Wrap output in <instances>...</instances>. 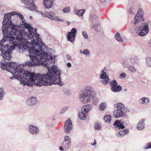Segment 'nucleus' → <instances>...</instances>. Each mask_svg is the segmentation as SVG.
Segmentation results:
<instances>
[{
    "mask_svg": "<svg viewBox=\"0 0 151 151\" xmlns=\"http://www.w3.org/2000/svg\"><path fill=\"white\" fill-rule=\"evenodd\" d=\"M24 62L21 66L22 72L24 71L26 75L28 76L27 77L26 75L23 73L22 75L19 73V76L20 79L15 78L14 75L13 77H10V78L12 80L13 78L17 79L21 83L25 85H27L28 86L32 85L31 83L37 86H48L52 84H58L60 86L63 85V83L61 81L60 71L58 68V67L55 65L52 66L50 69H48L47 73L45 74H40L39 73H35L30 71L24 70V68L26 66H28L25 65Z\"/></svg>",
    "mask_w": 151,
    "mask_h": 151,
    "instance_id": "obj_1",
    "label": "nucleus"
},
{
    "mask_svg": "<svg viewBox=\"0 0 151 151\" xmlns=\"http://www.w3.org/2000/svg\"><path fill=\"white\" fill-rule=\"evenodd\" d=\"M42 46L38 43H36L35 46L28 48L29 56L31 61H27L25 65L29 67L38 65H44L47 67L49 63H54L56 56H52L50 53L44 52L42 50Z\"/></svg>",
    "mask_w": 151,
    "mask_h": 151,
    "instance_id": "obj_2",
    "label": "nucleus"
},
{
    "mask_svg": "<svg viewBox=\"0 0 151 151\" xmlns=\"http://www.w3.org/2000/svg\"><path fill=\"white\" fill-rule=\"evenodd\" d=\"M3 35V37L0 42L1 55L4 60L12 62L11 58L12 50L15 49V46H19L21 43L17 41L12 35L7 34Z\"/></svg>",
    "mask_w": 151,
    "mask_h": 151,
    "instance_id": "obj_3",
    "label": "nucleus"
},
{
    "mask_svg": "<svg viewBox=\"0 0 151 151\" xmlns=\"http://www.w3.org/2000/svg\"><path fill=\"white\" fill-rule=\"evenodd\" d=\"M17 12H12L8 13L7 14H5L4 18L2 22L3 25L2 30L3 34L11 35L17 36V39L19 41L23 39L22 32L18 29L17 25H15L12 24L11 19V17L14 15H17Z\"/></svg>",
    "mask_w": 151,
    "mask_h": 151,
    "instance_id": "obj_4",
    "label": "nucleus"
},
{
    "mask_svg": "<svg viewBox=\"0 0 151 151\" xmlns=\"http://www.w3.org/2000/svg\"><path fill=\"white\" fill-rule=\"evenodd\" d=\"M17 28L21 31L23 34H25L23 37V39L22 41H19L17 39V37L16 36L15 40L20 43H23L27 40H32V42L33 45H35L36 43L35 40H39V35L37 33L36 29H34L30 24L29 23H27L25 20L22 21L20 22V24L18 25H17Z\"/></svg>",
    "mask_w": 151,
    "mask_h": 151,
    "instance_id": "obj_5",
    "label": "nucleus"
},
{
    "mask_svg": "<svg viewBox=\"0 0 151 151\" xmlns=\"http://www.w3.org/2000/svg\"><path fill=\"white\" fill-rule=\"evenodd\" d=\"M141 8L139 9L136 14L134 21H132L133 24L134 32L140 36H144L149 32L148 24L145 22L141 23L144 20Z\"/></svg>",
    "mask_w": 151,
    "mask_h": 151,
    "instance_id": "obj_6",
    "label": "nucleus"
},
{
    "mask_svg": "<svg viewBox=\"0 0 151 151\" xmlns=\"http://www.w3.org/2000/svg\"><path fill=\"white\" fill-rule=\"evenodd\" d=\"M4 61V63L1 62L0 63L1 64V67L2 69L5 70L11 73L12 74L14 75V76L15 78L20 79L21 81V79H20L19 75V73L21 75H22L23 73H24V74L26 75L24 73V72H22L20 70H22L21 66L22 64L17 65V64L14 62H8L6 61ZM27 77H28V75H26ZM21 80H22L21 79ZM22 81V80H21Z\"/></svg>",
    "mask_w": 151,
    "mask_h": 151,
    "instance_id": "obj_7",
    "label": "nucleus"
},
{
    "mask_svg": "<svg viewBox=\"0 0 151 151\" xmlns=\"http://www.w3.org/2000/svg\"><path fill=\"white\" fill-rule=\"evenodd\" d=\"M93 91V89L92 86H86L80 95L79 99L80 102L82 103L87 104L91 100L93 104L96 105L99 101V99L94 96Z\"/></svg>",
    "mask_w": 151,
    "mask_h": 151,
    "instance_id": "obj_8",
    "label": "nucleus"
},
{
    "mask_svg": "<svg viewBox=\"0 0 151 151\" xmlns=\"http://www.w3.org/2000/svg\"><path fill=\"white\" fill-rule=\"evenodd\" d=\"M21 1L22 3L26 5L27 7L26 8H27L29 9H30L31 11L34 10L38 13H40L42 15L45 17H47L51 20L52 18H53V15L54 14L53 12H45L43 13L42 12L38 11L37 8L34 4L35 0H21Z\"/></svg>",
    "mask_w": 151,
    "mask_h": 151,
    "instance_id": "obj_9",
    "label": "nucleus"
},
{
    "mask_svg": "<svg viewBox=\"0 0 151 151\" xmlns=\"http://www.w3.org/2000/svg\"><path fill=\"white\" fill-rule=\"evenodd\" d=\"M114 106L115 107L117 108V109L113 113V115L116 118L124 116L126 114V112L129 111L128 108L121 103L115 104Z\"/></svg>",
    "mask_w": 151,
    "mask_h": 151,
    "instance_id": "obj_10",
    "label": "nucleus"
},
{
    "mask_svg": "<svg viewBox=\"0 0 151 151\" xmlns=\"http://www.w3.org/2000/svg\"><path fill=\"white\" fill-rule=\"evenodd\" d=\"M111 90L114 92H118L121 91L122 88L120 85H117V82L115 80L112 81L110 82Z\"/></svg>",
    "mask_w": 151,
    "mask_h": 151,
    "instance_id": "obj_11",
    "label": "nucleus"
},
{
    "mask_svg": "<svg viewBox=\"0 0 151 151\" xmlns=\"http://www.w3.org/2000/svg\"><path fill=\"white\" fill-rule=\"evenodd\" d=\"M77 32V29L75 28H73L71 29L70 32H68L67 39L68 41L73 42L75 40Z\"/></svg>",
    "mask_w": 151,
    "mask_h": 151,
    "instance_id": "obj_12",
    "label": "nucleus"
},
{
    "mask_svg": "<svg viewBox=\"0 0 151 151\" xmlns=\"http://www.w3.org/2000/svg\"><path fill=\"white\" fill-rule=\"evenodd\" d=\"M72 128V125L71 120L68 119L65 122L64 125V131L67 134L69 133Z\"/></svg>",
    "mask_w": 151,
    "mask_h": 151,
    "instance_id": "obj_13",
    "label": "nucleus"
},
{
    "mask_svg": "<svg viewBox=\"0 0 151 151\" xmlns=\"http://www.w3.org/2000/svg\"><path fill=\"white\" fill-rule=\"evenodd\" d=\"M101 79H103L101 81V83L104 85H107L109 83V76L106 75V72H104L100 75Z\"/></svg>",
    "mask_w": 151,
    "mask_h": 151,
    "instance_id": "obj_14",
    "label": "nucleus"
},
{
    "mask_svg": "<svg viewBox=\"0 0 151 151\" xmlns=\"http://www.w3.org/2000/svg\"><path fill=\"white\" fill-rule=\"evenodd\" d=\"M28 129L30 132L33 135H36L38 133L39 128L36 126L29 125L28 126Z\"/></svg>",
    "mask_w": 151,
    "mask_h": 151,
    "instance_id": "obj_15",
    "label": "nucleus"
},
{
    "mask_svg": "<svg viewBox=\"0 0 151 151\" xmlns=\"http://www.w3.org/2000/svg\"><path fill=\"white\" fill-rule=\"evenodd\" d=\"M54 0H43V4L45 7L47 9L51 8L53 6Z\"/></svg>",
    "mask_w": 151,
    "mask_h": 151,
    "instance_id": "obj_16",
    "label": "nucleus"
},
{
    "mask_svg": "<svg viewBox=\"0 0 151 151\" xmlns=\"http://www.w3.org/2000/svg\"><path fill=\"white\" fill-rule=\"evenodd\" d=\"M26 104L29 106H33L35 105L37 103L36 98L34 97L29 98L26 101Z\"/></svg>",
    "mask_w": 151,
    "mask_h": 151,
    "instance_id": "obj_17",
    "label": "nucleus"
},
{
    "mask_svg": "<svg viewBox=\"0 0 151 151\" xmlns=\"http://www.w3.org/2000/svg\"><path fill=\"white\" fill-rule=\"evenodd\" d=\"M130 62L132 65H135L139 63V59L138 57L135 55L131 56L129 58Z\"/></svg>",
    "mask_w": 151,
    "mask_h": 151,
    "instance_id": "obj_18",
    "label": "nucleus"
},
{
    "mask_svg": "<svg viewBox=\"0 0 151 151\" xmlns=\"http://www.w3.org/2000/svg\"><path fill=\"white\" fill-rule=\"evenodd\" d=\"M145 118H143L140 119L138 124L137 129L139 130H142L145 128Z\"/></svg>",
    "mask_w": 151,
    "mask_h": 151,
    "instance_id": "obj_19",
    "label": "nucleus"
},
{
    "mask_svg": "<svg viewBox=\"0 0 151 151\" xmlns=\"http://www.w3.org/2000/svg\"><path fill=\"white\" fill-rule=\"evenodd\" d=\"M114 125L115 127L119 129H122L125 128L124 123L122 121L119 120H117L115 122L114 124Z\"/></svg>",
    "mask_w": 151,
    "mask_h": 151,
    "instance_id": "obj_20",
    "label": "nucleus"
},
{
    "mask_svg": "<svg viewBox=\"0 0 151 151\" xmlns=\"http://www.w3.org/2000/svg\"><path fill=\"white\" fill-rule=\"evenodd\" d=\"M129 130L128 129H126L124 130H120L116 133V135L118 137H123L124 135L129 132Z\"/></svg>",
    "mask_w": 151,
    "mask_h": 151,
    "instance_id": "obj_21",
    "label": "nucleus"
},
{
    "mask_svg": "<svg viewBox=\"0 0 151 151\" xmlns=\"http://www.w3.org/2000/svg\"><path fill=\"white\" fill-rule=\"evenodd\" d=\"M139 103L140 104H147L150 102L149 99L146 97H143L139 99Z\"/></svg>",
    "mask_w": 151,
    "mask_h": 151,
    "instance_id": "obj_22",
    "label": "nucleus"
},
{
    "mask_svg": "<svg viewBox=\"0 0 151 151\" xmlns=\"http://www.w3.org/2000/svg\"><path fill=\"white\" fill-rule=\"evenodd\" d=\"M93 107V106L91 104H87L83 106L82 108V111H84L86 113H87Z\"/></svg>",
    "mask_w": 151,
    "mask_h": 151,
    "instance_id": "obj_23",
    "label": "nucleus"
},
{
    "mask_svg": "<svg viewBox=\"0 0 151 151\" xmlns=\"http://www.w3.org/2000/svg\"><path fill=\"white\" fill-rule=\"evenodd\" d=\"M87 114V113L82 111L81 110V111L78 114V116L81 119L84 120L86 118Z\"/></svg>",
    "mask_w": 151,
    "mask_h": 151,
    "instance_id": "obj_24",
    "label": "nucleus"
},
{
    "mask_svg": "<svg viewBox=\"0 0 151 151\" xmlns=\"http://www.w3.org/2000/svg\"><path fill=\"white\" fill-rule=\"evenodd\" d=\"M86 10L85 9H80V10H76L74 9V12L75 13L79 16H81L83 15V14L85 12Z\"/></svg>",
    "mask_w": 151,
    "mask_h": 151,
    "instance_id": "obj_25",
    "label": "nucleus"
},
{
    "mask_svg": "<svg viewBox=\"0 0 151 151\" xmlns=\"http://www.w3.org/2000/svg\"><path fill=\"white\" fill-rule=\"evenodd\" d=\"M93 28L96 32H99L101 30V28L100 25L98 24H94L92 26Z\"/></svg>",
    "mask_w": 151,
    "mask_h": 151,
    "instance_id": "obj_26",
    "label": "nucleus"
},
{
    "mask_svg": "<svg viewBox=\"0 0 151 151\" xmlns=\"http://www.w3.org/2000/svg\"><path fill=\"white\" fill-rule=\"evenodd\" d=\"M71 142L63 141V147H65L66 149H69L71 146Z\"/></svg>",
    "mask_w": 151,
    "mask_h": 151,
    "instance_id": "obj_27",
    "label": "nucleus"
},
{
    "mask_svg": "<svg viewBox=\"0 0 151 151\" xmlns=\"http://www.w3.org/2000/svg\"><path fill=\"white\" fill-rule=\"evenodd\" d=\"M128 70L132 73H135L136 70L134 67L132 65H129L127 66Z\"/></svg>",
    "mask_w": 151,
    "mask_h": 151,
    "instance_id": "obj_28",
    "label": "nucleus"
},
{
    "mask_svg": "<svg viewBox=\"0 0 151 151\" xmlns=\"http://www.w3.org/2000/svg\"><path fill=\"white\" fill-rule=\"evenodd\" d=\"M79 52L81 54H82L86 56H88L90 54V52L89 50L88 49H85L83 51L82 50L79 51Z\"/></svg>",
    "mask_w": 151,
    "mask_h": 151,
    "instance_id": "obj_29",
    "label": "nucleus"
},
{
    "mask_svg": "<svg viewBox=\"0 0 151 151\" xmlns=\"http://www.w3.org/2000/svg\"><path fill=\"white\" fill-rule=\"evenodd\" d=\"M106 106V103L103 102L99 104V109L101 111H103Z\"/></svg>",
    "mask_w": 151,
    "mask_h": 151,
    "instance_id": "obj_30",
    "label": "nucleus"
},
{
    "mask_svg": "<svg viewBox=\"0 0 151 151\" xmlns=\"http://www.w3.org/2000/svg\"><path fill=\"white\" fill-rule=\"evenodd\" d=\"M98 19V17L95 14H91L89 17V19L92 22H93L95 21H96Z\"/></svg>",
    "mask_w": 151,
    "mask_h": 151,
    "instance_id": "obj_31",
    "label": "nucleus"
},
{
    "mask_svg": "<svg viewBox=\"0 0 151 151\" xmlns=\"http://www.w3.org/2000/svg\"><path fill=\"white\" fill-rule=\"evenodd\" d=\"M116 39L119 42H122L123 41L122 39V38L120 34L119 33H117L115 36Z\"/></svg>",
    "mask_w": 151,
    "mask_h": 151,
    "instance_id": "obj_32",
    "label": "nucleus"
},
{
    "mask_svg": "<svg viewBox=\"0 0 151 151\" xmlns=\"http://www.w3.org/2000/svg\"><path fill=\"white\" fill-rule=\"evenodd\" d=\"M128 12L131 15H133L134 14L135 10L133 6H131L129 8L128 10Z\"/></svg>",
    "mask_w": 151,
    "mask_h": 151,
    "instance_id": "obj_33",
    "label": "nucleus"
},
{
    "mask_svg": "<svg viewBox=\"0 0 151 151\" xmlns=\"http://www.w3.org/2000/svg\"><path fill=\"white\" fill-rule=\"evenodd\" d=\"M111 119V116L110 115H106L104 118V120L106 122H109Z\"/></svg>",
    "mask_w": 151,
    "mask_h": 151,
    "instance_id": "obj_34",
    "label": "nucleus"
},
{
    "mask_svg": "<svg viewBox=\"0 0 151 151\" xmlns=\"http://www.w3.org/2000/svg\"><path fill=\"white\" fill-rule=\"evenodd\" d=\"M94 128L96 130H100L101 129V125L100 124L96 123L94 124Z\"/></svg>",
    "mask_w": 151,
    "mask_h": 151,
    "instance_id": "obj_35",
    "label": "nucleus"
},
{
    "mask_svg": "<svg viewBox=\"0 0 151 151\" xmlns=\"http://www.w3.org/2000/svg\"><path fill=\"white\" fill-rule=\"evenodd\" d=\"M5 92L2 88H0V100H2L4 96Z\"/></svg>",
    "mask_w": 151,
    "mask_h": 151,
    "instance_id": "obj_36",
    "label": "nucleus"
},
{
    "mask_svg": "<svg viewBox=\"0 0 151 151\" xmlns=\"http://www.w3.org/2000/svg\"><path fill=\"white\" fill-rule=\"evenodd\" d=\"M62 11L64 13H68L70 11V7L69 6H66L65 8L63 9Z\"/></svg>",
    "mask_w": 151,
    "mask_h": 151,
    "instance_id": "obj_37",
    "label": "nucleus"
},
{
    "mask_svg": "<svg viewBox=\"0 0 151 151\" xmlns=\"http://www.w3.org/2000/svg\"><path fill=\"white\" fill-rule=\"evenodd\" d=\"M146 60L147 65L151 67V58L147 57L146 58Z\"/></svg>",
    "mask_w": 151,
    "mask_h": 151,
    "instance_id": "obj_38",
    "label": "nucleus"
},
{
    "mask_svg": "<svg viewBox=\"0 0 151 151\" xmlns=\"http://www.w3.org/2000/svg\"><path fill=\"white\" fill-rule=\"evenodd\" d=\"M68 106H65L63 107L60 111V113L61 114L64 113H65L66 111L68 109Z\"/></svg>",
    "mask_w": 151,
    "mask_h": 151,
    "instance_id": "obj_39",
    "label": "nucleus"
},
{
    "mask_svg": "<svg viewBox=\"0 0 151 151\" xmlns=\"http://www.w3.org/2000/svg\"><path fill=\"white\" fill-rule=\"evenodd\" d=\"M145 149H148L151 148V142H148L147 143L145 146L144 147Z\"/></svg>",
    "mask_w": 151,
    "mask_h": 151,
    "instance_id": "obj_40",
    "label": "nucleus"
},
{
    "mask_svg": "<svg viewBox=\"0 0 151 151\" xmlns=\"http://www.w3.org/2000/svg\"><path fill=\"white\" fill-rule=\"evenodd\" d=\"M82 35H83V37L85 39H87L88 38V35H87V33H86V31H83L82 32Z\"/></svg>",
    "mask_w": 151,
    "mask_h": 151,
    "instance_id": "obj_41",
    "label": "nucleus"
},
{
    "mask_svg": "<svg viewBox=\"0 0 151 151\" xmlns=\"http://www.w3.org/2000/svg\"><path fill=\"white\" fill-rule=\"evenodd\" d=\"M63 91H64V93L68 96H69L71 94L70 91L68 90L65 89L63 90Z\"/></svg>",
    "mask_w": 151,
    "mask_h": 151,
    "instance_id": "obj_42",
    "label": "nucleus"
},
{
    "mask_svg": "<svg viewBox=\"0 0 151 151\" xmlns=\"http://www.w3.org/2000/svg\"><path fill=\"white\" fill-rule=\"evenodd\" d=\"M65 139L63 141L71 142L70 137L68 136H65L64 137Z\"/></svg>",
    "mask_w": 151,
    "mask_h": 151,
    "instance_id": "obj_43",
    "label": "nucleus"
},
{
    "mask_svg": "<svg viewBox=\"0 0 151 151\" xmlns=\"http://www.w3.org/2000/svg\"><path fill=\"white\" fill-rule=\"evenodd\" d=\"M59 17L57 16H53V18H52L51 20H55V21L59 22Z\"/></svg>",
    "mask_w": 151,
    "mask_h": 151,
    "instance_id": "obj_44",
    "label": "nucleus"
},
{
    "mask_svg": "<svg viewBox=\"0 0 151 151\" xmlns=\"http://www.w3.org/2000/svg\"><path fill=\"white\" fill-rule=\"evenodd\" d=\"M16 15H17V16H18L21 19V22H22V21L24 20H25L24 19L23 16L22 15H21L20 13H17Z\"/></svg>",
    "mask_w": 151,
    "mask_h": 151,
    "instance_id": "obj_45",
    "label": "nucleus"
},
{
    "mask_svg": "<svg viewBox=\"0 0 151 151\" xmlns=\"http://www.w3.org/2000/svg\"><path fill=\"white\" fill-rule=\"evenodd\" d=\"M66 58L67 60H72V58L69 55H67L66 56Z\"/></svg>",
    "mask_w": 151,
    "mask_h": 151,
    "instance_id": "obj_46",
    "label": "nucleus"
},
{
    "mask_svg": "<svg viewBox=\"0 0 151 151\" xmlns=\"http://www.w3.org/2000/svg\"><path fill=\"white\" fill-rule=\"evenodd\" d=\"M120 76L122 78H124L125 77L126 74L125 73H122L120 74Z\"/></svg>",
    "mask_w": 151,
    "mask_h": 151,
    "instance_id": "obj_47",
    "label": "nucleus"
},
{
    "mask_svg": "<svg viewBox=\"0 0 151 151\" xmlns=\"http://www.w3.org/2000/svg\"><path fill=\"white\" fill-rule=\"evenodd\" d=\"M67 66L69 67L70 68L71 66V64L70 63H68L67 64Z\"/></svg>",
    "mask_w": 151,
    "mask_h": 151,
    "instance_id": "obj_48",
    "label": "nucleus"
},
{
    "mask_svg": "<svg viewBox=\"0 0 151 151\" xmlns=\"http://www.w3.org/2000/svg\"><path fill=\"white\" fill-rule=\"evenodd\" d=\"M59 149L60 150H61L62 151H63L64 150L63 149V147H62V146L60 147H59Z\"/></svg>",
    "mask_w": 151,
    "mask_h": 151,
    "instance_id": "obj_49",
    "label": "nucleus"
},
{
    "mask_svg": "<svg viewBox=\"0 0 151 151\" xmlns=\"http://www.w3.org/2000/svg\"><path fill=\"white\" fill-rule=\"evenodd\" d=\"M59 22H65V20L63 19H59Z\"/></svg>",
    "mask_w": 151,
    "mask_h": 151,
    "instance_id": "obj_50",
    "label": "nucleus"
},
{
    "mask_svg": "<svg viewBox=\"0 0 151 151\" xmlns=\"http://www.w3.org/2000/svg\"><path fill=\"white\" fill-rule=\"evenodd\" d=\"M102 3H104L106 0H99Z\"/></svg>",
    "mask_w": 151,
    "mask_h": 151,
    "instance_id": "obj_51",
    "label": "nucleus"
},
{
    "mask_svg": "<svg viewBox=\"0 0 151 151\" xmlns=\"http://www.w3.org/2000/svg\"><path fill=\"white\" fill-rule=\"evenodd\" d=\"M92 145L94 146L96 145V140H94V142L92 144Z\"/></svg>",
    "mask_w": 151,
    "mask_h": 151,
    "instance_id": "obj_52",
    "label": "nucleus"
},
{
    "mask_svg": "<svg viewBox=\"0 0 151 151\" xmlns=\"http://www.w3.org/2000/svg\"><path fill=\"white\" fill-rule=\"evenodd\" d=\"M149 45L151 47V40H150V41L149 42Z\"/></svg>",
    "mask_w": 151,
    "mask_h": 151,
    "instance_id": "obj_53",
    "label": "nucleus"
},
{
    "mask_svg": "<svg viewBox=\"0 0 151 151\" xmlns=\"http://www.w3.org/2000/svg\"><path fill=\"white\" fill-rule=\"evenodd\" d=\"M67 24L68 25H69L70 24V22H67Z\"/></svg>",
    "mask_w": 151,
    "mask_h": 151,
    "instance_id": "obj_54",
    "label": "nucleus"
},
{
    "mask_svg": "<svg viewBox=\"0 0 151 151\" xmlns=\"http://www.w3.org/2000/svg\"><path fill=\"white\" fill-rule=\"evenodd\" d=\"M42 45H44V44L43 43H42V44H41Z\"/></svg>",
    "mask_w": 151,
    "mask_h": 151,
    "instance_id": "obj_55",
    "label": "nucleus"
},
{
    "mask_svg": "<svg viewBox=\"0 0 151 151\" xmlns=\"http://www.w3.org/2000/svg\"><path fill=\"white\" fill-rule=\"evenodd\" d=\"M104 71V70H102V71H101V72H103Z\"/></svg>",
    "mask_w": 151,
    "mask_h": 151,
    "instance_id": "obj_56",
    "label": "nucleus"
},
{
    "mask_svg": "<svg viewBox=\"0 0 151 151\" xmlns=\"http://www.w3.org/2000/svg\"><path fill=\"white\" fill-rule=\"evenodd\" d=\"M30 17H31V18H32V17L31 16Z\"/></svg>",
    "mask_w": 151,
    "mask_h": 151,
    "instance_id": "obj_57",
    "label": "nucleus"
},
{
    "mask_svg": "<svg viewBox=\"0 0 151 151\" xmlns=\"http://www.w3.org/2000/svg\"><path fill=\"white\" fill-rule=\"evenodd\" d=\"M127 90V89H126V90H125V91H126Z\"/></svg>",
    "mask_w": 151,
    "mask_h": 151,
    "instance_id": "obj_58",
    "label": "nucleus"
},
{
    "mask_svg": "<svg viewBox=\"0 0 151 151\" xmlns=\"http://www.w3.org/2000/svg\"><path fill=\"white\" fill-rule=\"evenodd\" d=\"M127 90V89H126V90H125V91H126Z\"/></svg>",
    "mask_w": 151,
    "mask_h": 151,
    "instance_id": "obj_59",
    "label": "nucleus"
}]
</instances>
